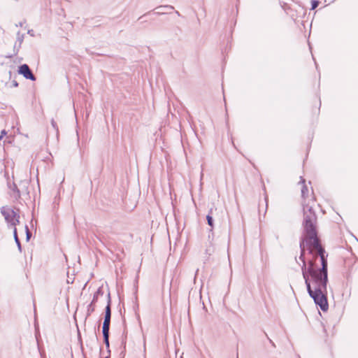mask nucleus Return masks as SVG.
I'll return each mask as SVG.
<instances>
[{
	"mask_svg": "<svg viewBox=\"0 0 358 358\" xmlns=\"http://www.w3.org/2000/svg\"><path fill=\"white\" fill-rule=\"evenodd\" d=\"M307 292L315 305L323 311L329 308L327 299L328 268L321 266L317 271L303 277Z\"/></svg>",
	"mask_w": 358,
	"mask_h": 358,
	"instance_id": "f257e3e1",
	"label": "nucleus"
},
{
	"mask_svg": "<svg viewBox=\"0 0 358 358\" xmlns=\"http://www.w3.org/2000/svg\"><path fill=\"white\" fill-rule=\"evenodd\" d=\"M303 219L302 222L303 235L300 238V244H309L310 241L319 238L317 228V217L315 211L312 206L306 204L305 201L302 203Z\"/></svg>",
	"mask_w": 358,
	"mask_h": 358,
	"instance_id": "f03ea898",
	"label": "nucleus"
},
{
	"mask_svg": "<svg viewBox=\"0 0 358 358\" xmlns=\"http://www.w3.org/2000/svg\"><path fill=\"white\" fill-rule=\"evenodd\" d=\"M300 256L299 259L301 261L302 265L301 266V273L303 277L308 275V273H313L314 271H317L320 268H318L317 264V261L318 259V256L316 254L311 255L312 258L308 261L306 260L305 255H306V248L303 245V243L300 244Z\"/></svg>",
	"mask_w": 358,
	"mask_h": 358,
	"instance_id": "7ed1b4c3",
	"label": "nucleus"
},
{
	"mask_svg": "<svg viewBox=\"0 0 358 358\" xmlns=\"http://www.w3.org/2000/svg\"><path fill=\"white\" fill-rule=\"evenodd\" d=\"M110 319H111V298L110 294L108 292L107 295V305L104 310V320L102 326V334L103 343L108 350V352H110V343H109V336H110Z\"/></svg>",
	"mask_w": 358,
	"mask_h": 358,
	"instance_id": "20e7f679",
	"label": "nucleus"
},
{
	"mask_svg": "<svg viewBox=\"0 0 358 358\" xmlns=\"http://www.w3.org/2000/svg\"><path fill=\"white\" fill-rule=\"evenodd\" d=\"M309 244H305V247H308V253L310 255H314L311 248H315L317 251L318 259L320 258L321 262V266L328 268L327 257L328 254L326 252L324 248L322 246L320 238L315 239L308 243Z\"/></svg>",
	"mask_w": 358,
	"mask_h": 358,
	"instance_id": "39448f33",
	"label": "nucleus"
},
{
	"mask_svg": "<svg viewBox=\"0 0 358 358\" xmlns=\"http://www.w3.org/2000/svg\"><path fill=\"white\" fill-rule=\"evenodd\" d=\"M17 211H19V209L15 210V209L8 206H3L1 208L0 212L5 219L8 228H10V225L11 224V222L14 220Z\"/></svg>",
	"mask_w": 358,
	"mask_h": 358,
	"instance_id": "423d86ee",
	"label": "nucleus"
},
{
	"mask_svg": "<svg viewBox=\"0 0 358 358\" xmlns=\"http://www.w3.org/2000/svg\"><path fill=\"white\" fill-rule=\"evenodd\" d=\"M103 295V290L102 287H99L93 295V299L91 303L87 307V313L85 320L90 317L93 312L95 310V303L97 302L98 299L100 296Z\"/></svg>",
	"mask_w": 358,
	"mask_h": 358,
	"instance_id": "0eeeda50",
	"label": "nucleus"
},
{
	"mask_svg": "<svg viewBox=\"0 0 358 358\" xmlns=\"http://www.w3.org/2000/svg\"><path fill=\"white\" fill-rule=\"evenodd\" d=\"M17 73L20 75H22L27 80L35 81L36 80V76L34 75L32 71L27 64H23L18 67Z\"/></svg>",
	"mask_w": 358,
	"mask_h": 358,
	"instance_id": "6e6552de",
	"label": "nucleus"
},
{
	"mask_svg": "<svg viewBox=\"0 0 358 358\" xmlns=\"http://www.w3.org/2000/svg\"><path fill=\"white\" fill-rule=\"evenodd\" d=\"M24 37V34H21L20 31L17 33V41L15 42L14 46H13V54L10 55H8L6 57L8 58H12L13 56L17 55L20 48L21 45L23 42Z\"/></svg>",
	"mask_w": 358,
	"mask_h": 358,
	"instance_id": "1a4fd4ad",
	"label": "nucleus"
},
{
	"mask_svg": "<svg viewBox=\"0 0 358 358\" xmlns=\"http://www.w3.org/2000/svg\"><path fill=\"white\" fill-rule=\"evenodd\" d=\"M7 185L8 189L12 192L10 193L11 196L15 200H19L21 198V191L17 187V185L14 182L10 183L8 180L7 182Z\"/></svg>",
	"mask_w": 358,
	"mask_h": 358,
	"instance_id": "9d476101",
	"label": "nucleus"
},
{
	"mask_svg": "<svg viewBox=\"0 0 358 358\" xmlns=\"http://www.w3.org/2000/svg\"><path fill=\"white\" fill-rule=\"evenodd\" d=\"M155 10H159L158 11L155 12V14L162 15L168 13L166 10H174V7L171 5H163L157 6Z\"/></svg>",
	"mask_w": 358,
	"mask_h": 358,
	"instance_id": "9b49d317",
	"label": "nucleus"
},
{
	"mask_svg": "<svg viewBox=\"0 0 358 358\" xmlns=\"http://www.w3.org/2000/svg\"><path fill=\"white\" fill-rule=\"evenodd\" d=\"M306 180L303 177H301V180L299 183L303 184L302 188H301V197L303 200L306 199V196H308V187L305 184Z\"/></svg>",
	"mask_w": 358,
	"mask_h": 358,
	"instance_id": "f8f14e48",
	"label": "nucleus"
},
{
	"mask_svg": "<svg viewBox=\"0 0 358 358\" xmlns=\"http://www.w3.org/2000/svg\"><path fill=\"white\" fill-rule=\"evenodd\" d=\"M126 344H127V334H125L122 338V351L120 354L121 358H124L126 355Z\"/></svg>",
	"mask_w": 358,
	"mask_h": 358,
	"instance_id": "ddd939ff",
	"label": "nucleus"
},
{
	"mask_svg": "<svg viewBox=\"0 0 358 358\" xmlns=\"http://www.w3.org/2000/svg\"><path fill=\"white\" fill-rule=\"evenodd\" d=\"M212 209L210 210L209 213L206 215V220L208 224L210 227L209 231L212 232L214 229V220L213 216L211 215Z\"/></svg>",
	"mask_w": 358,
	"mask_h": 358,
	"instance_id": "4468645a",
	"label": "nucleus"
},
{
	"mask_svg": "<svg viewBox=\"0 0 358 358\" xmlns=\"http://www.w3.org/2000/svg\"><path fill=\"white\" fill-rule=\"evenodd\" d=\"M13 238H14L15 242L17 245L18 250L21 252H22V245H21L20 241L18 235H17V228H15L13 230Z\"/></svg>",
	"mask_w": 358,
	"mask_h": 358,
	"instance_id": "2eb2a0df",
	"label": "nucleus"
},
{
	"mask_svg": "<svg viewBox=\"0 0 358 358\" xmlns=\"http://www.w3.org/2000/svg\"><path fill=\"white\" fill-rule=\"evenodd\" d=\"M20 216L17 211L15 216L14 220H13V222H11V224L10 225V228H13V229L15 228H16V226L20 224Z\"/></svg>",
	"mask_w": 358,
	"mask_h": 358,
	"instance_id": "dca6fc26",
	"label": "nucleus"
},
{
	"mask_svg": "<svg viewBox=\"0 0 358 358\" xmlns=\"http://www.w3.org/2000/svg\"><path fill=\"white\" fill-rule=\"evenodd\" d=\"M51 125H52V127L55 131L57 137L58 138V136H59V128H58L57 122L55 121L54 119L51 120Z\"/></svg>",
	"mask_w": 358,
	"mask_h": 358,
	"instance_id": "f3484780",
	"label": "nucleus"
},
{
	"mask_svg": "<svg viewBox=\"0 0 358 358\" xmlns=\"http://www.w3.org/2000/svg\"><path fill=\"white\" fill-rule=\"evenodd\" d=\"M320 4V1L318 0H312L311 1V10L315 9Z\"/></svg>",
	"mask_w": 358,
	"mask_h": 358,
	"instance_id": "a211bd4d",
	"label": "nucleus"
},
{
	"mask_svg": "<svg viewBox=\"0 0 358 358\" xmlns=\"http://www.w3.org/2000/svg\"><path fill=\"white\" fill-rule=\"evenodd\" d=\"M31 237V231H28L27 233H26V240L27 241H29L30 240Z\"/></svg>",
	"mask_w": 358,
	"mask_h": 358,
	"instance_id": "6ab92c4d",
	"label": "nucleus"
},
{
	"mask_svg": "<svg viewBox=\"0 0 358 358\" xmlns=\"http://www.w3.org/2000/svg\"><path fill=\"white\" fill-rule=\"evenodd\" d=\"M17 86H18V83L15 80H13L11 82V87H17Z\"/></svg>",
	"mask_w": 358,
	"mask_h": 358,
	"instance_id": "aec40b11",
	"label": "nucleus"
},
{
	"mask_svg": "<svg viewBox=\"0 0 358 358\" xmlns=\"http://www.w3.org/2000/svg\"><path fill=\"white\" fill-rule=\"evenodd\" d=\"M78 341H79V342L80 343V345H81V348H83L82 338H81L80 333L79 331H78Z\"/></svg>",
	"mask_w": 358,
	"mask_h": 358,
	"instance_id": "412c9836",
	"label": "nucleus"
},
{
	"mask_svg": "<svg viewBox=\"0 0 358 358\" xmlns=\"http://www.w3.org/2000/svg\"><path fill=\"white\" fill-rule=\"evenodd\" d=\"M213 237H214V233H213V231L212 232H210L209 231V234H208V239H213Z\"/></svg>",
	"mask_w": 358,
	"mask_h": 358,
	"instance_id": "4be33fe9",
	"label": "nucleus"
},
{
	"mask_svg": "<svg viewBox=\"0 0 358 358\" xmlns=\"http://www.w3.org/2000/svg\"><path fill=\"white\" fill-rule=\"evenodd\" d=\"M7 134V132L6 131V130H2L1 132V135L3 136V137Z\"/></svg>",
	"mask_w": 358,
	"mask_h": 358,
	"instance_id": "5701e85b",
	"label": "nucleus"
},
{
	"mask_svg": "<svg viewBox=\"0 0 358 358\" xmlns=\"http://www.w3.org/2000/svg\"><path fill=\"white\" fill-rule=\"evenodd\" d=\"M24 229H25V233H27L28 231H30L29 229V227H28V226L27 224L25 225Z\"/></svg>",
	"mask_w": 358,
	"mask_h": 358,
	"instance_id": "b1692460",
	"label": "nucleus"
},
{
	"mask_svg": "<svg viewBox=\"0 0 358 358\" xmlns=\"http://www.w3.org/2000/svg\"><path fill=\"white\" fill-rule=\"evenodd\" d=\"M32 32H33L32 29L28 31V34L31 35V36H33Z\"/></svg>",
	"mask_w": 358,
	"mask_h": 358,
	"instance_id": "393cba45",
	"label": "nucleus"
},
{
	"mask_svg": "<svg viewBox=\"0 0 358 358\" xmlns=\"http://www.w3.org/2000/svg\"><path fill=\"white\" fill-rule=\"evenodd\" d=\"M268 339L269 340V342L272 344V345L275 346L274 343L269 338H268Z\"/></svg>",
	"mask_w": 358,
	"mask_h": 358,
	"instance_id": "a878e982",
	"label": "nucleus"
},
{
	"mask_svg": "<svg viewBox=\"0 0 358 358\" xmlns=\"http://www.w3.org/2000/svg\"><path fill=\"white\" fill-rule=\"evenodd\" d=\"M150 13V12L147 13L146 14H144L143 15L139 17V20L142 19L145 15H146L147 14Z\"/></svg>",
	"mask_w": 358,
	"mask_h": 358,
	"instance_id": "bb28decb",
	"label": "nucleus"
},
{
	"mask_svg": "<svg viewBox=\"0 0 358 358\" xmlns=\"http://www.w3.org/2000/svg\"><path fill=\"white\" fill-rule=\"evenodd\" d=\"M175 13L178 16H180V14L178 10H176Z\"/></svg>",
	"mask_w": 358,
	"mask_h": 358,
	"instance_id": "cd10ccee",
	"label": "nucleus"
},
{
	"mask_svg": "<svg viewBox=\"0 0 358 358\" xmlns=\"http://www.w3.org/2000/svg\"><path fill=\"white\" fill-rule=\"evenodd\" d=\"M25 192H26V193L27 194H29V191H28V187H25Z\"/></svg>",
	"mask_w": 358,
	"mask_h": 358,
	"instance_id": "c85d7f7f",
	"label": "nucleus"
},
{
	"mask_svg": "<svg viewBox=\"0 0 358 358\" xmlns=\"http://www.w3.org/2000/svg\"><path fill=\"white\" fill-rule=\"evenodd\" d=\"M3 139V136L0 135V141Z\"/></svg>",
	"mask_w": 358,
	"mask_h": 358,
	"instance_id": "c756f323",
	"label": "nucleus"
},
{
	"mask_svg": "<svg viewBox=\"0 0 358 358\" xmlns=\"http://www.w3.org/2000/svg\"><path fill=\"white\" fill-rule=\"evenodd\" d=\"M236 358H238V352L236 353Z\"/></svg>",
	"mask_w": 358,
	"mask_h": 358,
	"instance_id": "7c9ffc66",
	"label": "nucleus"
},
{
	"mask_svg": "<svg viewBox=\"0 0 358 358\" xmlns=\"http://www.w3.org/2000/svg\"><path fill=\"white\" fill-rule=\"evenodd\" d=\"M106 358H108V357H106Z\"/></svg>",
	"mask_w": 358,
	"mask_h": 358,
	"instance_id": "2f4dec72",
	"label": "nucleus"
}]
</instances>
